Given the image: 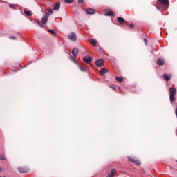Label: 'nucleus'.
I'll list each match as a JSON object with an SVG mask.
<instances>
[{"instance_id":"20e7f679","label":"nucleus","mask_w":177,"mask_h":177,"mask_svg":"<svg viewBox=\"0 0 177 177\" xmlns=\"http://www.w3.org/2000/svg\"><path fill=\"white\" fill-rule=\"evenodd\" d=\"M95 65L97 67H103L104 66V61L102 59H97L95 62Z\"/></svg>"},{"instance_id":"7c9ffc66","label":"nucleus","mask_w":177,"mask_h":177,"mask_svg":"<svg viewBox=\"0 0 177 177\" xmlns=\"http://www.w3.org/2000/svg\"><path fill=\"white\" fill-rule=\"evenodd\" d=\"M112 89H115V87L111 86Z\"/></svg>"},{"instance_id":"f3484780","label":"nucleus","mask_w":177,"mask_h":177,"mask_svg":"<svg viewBox=\"0 0 177 177\" xmlns=\"http://www.w3.org/2000/svg\"><path fill=\"white\" fill-rule=\"evenodd\" d=\"M118 21H119V23H124L125 20L124 19V18L121 17H118L117 18Z\"/></svg>"},{"instance_id":"6ab92c4d","label":"nucleus","mask_w":177,"mask_h":177,"mask_svg":"<svg viewBox=\"0 0 177 177\" xmlns=\"http://www.w3.org/2000/svg\"><path fill=\"white\" fill-rule=\"evenodd\" d=\"M79 68L80 70V71H82L83 73H86V69L82 66H79Z\"/></svg>"},{"instance_id":"473e14b6","label":"nucleus","mask_w":177,"mask_h":177,"mask_svg":"<svg viewBox=\"0 0 177 177\" xmlns=\"http://www.w3.org/2000/svg\"><path fill=\"white\" fill-rule=\"evenodd\" d=\"M10 6L11 8H13V6H12V4H10Z\"/></svg>"},{"instance_id":"a211bd4d","label":"nucleus","mask_w":177,"mask_h":177,"mask_svg":"<svg viewBox=\"0 0 177 177\" xmlns=\"http://www.w3.org/2000/svg\"><path fill=\"white\" fill-rule=\"evenodd\" d=\"M115 80H116V81H118V82H121V81H122V77H118V76H117V77H115Z\"/></svg>"},{"instance_id":"4468645a","label":"nucleus","mask_w":177,"mask_h":177,"mask_svg":"<svg viewBox=\"0 0 177 177\" xmlns=\"http://www.w3.org/2000/svg\"><path fill=\"white\" fill-rule=\"evenodd\" d=\"M90 43L91 44V45H93V46H96V45H97V41L95 39H91L90 40Z\"/></svg>"},{"instance_id":"cd10ccee","label":"nucleus","mask_w":177,"mask_h":177,"mask_svg":"<svg viewBox=\"0 0 177 177\" xmlns=\"http://www.w3.org/2000/svg\"><path fill=\"white\" fill-rule=\"evenodd\" d=\"M79 3H84V0H78Z\"/></svg>"},{"instance_id":"412c9836","label":"nucleus","mask_w":177,"mask_h":177,"mask_svg":"<svg viewBox=\"0 0 177 177\" xmlns=\"http://www.w3.org/2000/svg\"><path fill=\"white\" fill-rule=\"evenodd\" d=\"M24 13L26 15V16H31V11L25 10Z\"/></svg>"},{"instance_id":"2f4dec72","label":"nucleus","mask_w":177,"mask_h":177,"mask_svg":"<svg viewBox=\"0 0 177 177\" xmlns=\"http://www.w3.org/2000/svg\"><path fill=\"white\" fill-rule=\"evenodd\" d=\"M0 172H2V168L0 167Z\"/></svg>"},{"instance_id":"2eb2a0df","label":"nucleus","mask_w":177,"mask_h":177,"mask_svg":"<svg viewBox=\"0 0 177 177\" xmlns=\"http://www.w3.org/2000/svg\"><path fill=\"white\" fill-rule=\"evenodd\" d=\"M104 16H114L113 11H106L104 12Z\"/></svg>"},{"instance_id":"ddd939ff","label":"nucleus","mask_w":177,"mask_h":177,"mask_svg":"<svg viewBox=\"0 0 177 177\" xmlns=\"http://www.w3.org/2000/svg\"><path fill=\"white\" fill-rule=\"evenodd\" d=\"M129 161H131V162H133L134 164H136L137 165H140V161L139 160H134L133 158H128Z\"/></svg>"},{"instance_id":"7ed1b4c3","label":"nucleus","mask_w":177,"mask_h":177,"mask_svg":"<svg viewBox=\"0 0 177 177\" xmlns=\"http://www.w3.org/2000/svg\"><path fill=\"white\" fill-rule=\"evenodd\" d=\"M50 14L48 12H46L44 16L41 18V23L43 24H46L48 23V19L49 18Z\"/></svg>"},{"instance_id":"c756f323","label":"nucleus","mask_w":177,"mask_h":177,"mask_svg":"<svg viewBox=\"0 0 177 177\" xmlns=\"http://www.w3.org/2000/svg\"><path fill=\"white\" fill-rule=\"evenodd\" d=\"M48 11L50 13H53V10H52V9H50V8L48 10Z\"/></svg>"},{"instance_id":"1a4fd4ad","label":"nucleus","mask_w":177,"mask_h":177,"mask_svg":"<svg viewBox=\"0 0 177 177\" xmlns=\"http://www.w3.org/2000/svg\"><path fill=\"white\" fill-rule=\"evenodd\" d=\"M172 76L171 75V74H167V73H165L164 75H163V78H164V80H165V81H169V80H171V77Z\"/></svg>"},{"instance_id":"b1692460","label":"nucleus","mask_w":177,"mask_h":177,"mask_svg":"<svg viewBox=\"0 0 177 177\" xmlns=\"http://www.w3.org/2000/svg\"><path fill=\"white\" fill-rule=\"evenodd\" d=\"M0 160H5V156L0 154Z\"/></svg>"},{"instance_id":"f8f14e48","label":"nucleus","mask_w":177,"mask_h":177,"mask_svg":"<svg viewBox=\"0 0 177 177\" xmlns=\"http://www.w3.org/2000/svg\"><path fill=\"white\" fill-rule=\"evenodd\" d=\"M72 55L74 56V57H77V55H78V48H73L72 50Z\"/></svg>"},{"instance_id":"9d476101","label":"nucleus","mask_w":177,"mask_h":177,"mask_svg":"<svg viewBox=\"0 0 177 177\" xmlns=\"http://www.w3.org/2000/svg\"><path fill=\"white\" fill-rule=\"evenodd\" d=\"M157 63L158 66H164L165 61L162 58H159Z\"/></svg>"},{"instance_id":"f03ea898","label":"nucleus","mask_w":177,"mask_h":177,"mask_svg":"<svg viewBox=\"0 0 177 177\" xmlns=\"http://www.w3.org/2000/svg\"><path fill=\"white\" fill-rule=\"evenodd\" d=\"M169 99L171 103H174V101L175 100V96H176V88L171 87L169 88Z\"/></svg>"},{"instance_id":"a878e982","label":"nucleus","mask_w":177,"mask_h":177,"mask_svg":"<svg viewBox=\"0 0 177 177\" xmlns=\"http://www.w3.org/2000/svg\"><path fill=\"white\" fill-rule=\"evenodd\" d=\"M9 38L10 39H16V37L15 36H10Z\"/></svg>"},{"instance_id":"6e6552de","label":"nucleus","mask_w":177,"mask_h":177,"mask_svg":"<svg viewBox=\"0 0 177 177\" xmlns=\"http://www.w3.org/2000/svg\"><path fill=\"white\" fill-rule=\"evenodd\" d=\"M86 12L87 15H95V13H96V12H95V10H93L92 8H87Z\"/></svg>"},{"instance_id":"5701e85b","label":"nucleus","mask_w":177,"mask_h":177,"mask_svg":"<svg viewBox=\"0 0 177 177\" xmlns=\"http://www.w3.org/2000/svg\"><path fill=\"white\" fill-rule=\"evenodd\" d=\"M66 3H73L74 2V0H64Z\"/></svg>"},{"instance_id":"0eeeda50","label":"nucleus","mask_w":177,"mask_h":177,"mask_svg":"<svg viewBox=\"0 0 177 177\" xmlns=\"http://www.w3.org/2000/svg\"><path fill=\"white\" fill-rule=\"evenodd\" d=\"M17 171L21 174H27V172H28V169L26 167H18Z\"/></svg>"},{"instance_id":"39448f33","label":"nucleus","mask_w":177,"mask_h":177,"mask_svg":"<svg viewBox=\"0 0 177 177\" xmlns=\"http://www.w3.org/2000/svg\"><path fill=\"white\" fill-rule=\"evenodd\" d=\"M68 38L71 40V41H77V36L75 35V34L74 32H71V34H69L68 35Z\"/></svg>"},{"instance_id":"bb28decb","label":"nucleus","mask_w":177,"mask_h":177,"mask_svg":"<svg viewBox=\"0 0 177 177\" xmlns=\"http://www.w3.org/2000/svg\"><path fill=\"white\" fill-rule=\"evenodd\" d=\"M129 28H133V24H131L129 25Z\"/></svg>"},{"instance_id":"dca6fc26","label":"nucleus","mask_w":177,"mask_h":177,"mask_svg":"<svg viewBox=\"0 0 177 177\" xmlns=\"http://www.w3.org/2000/svg\"><path fill=\"white\" fill-rule=\"evenodd\" d=\"M106 73H107V69L103 68L101 69V71H100V75L103 76V75H104V74H105Z\"/></svg>"},{"instance_id":"9b49d317","label":"nucleus","mask_w":177,"mask_h":177,"mask_svg":"<svg viewBox=\"0 0 177 177\" xmlns=\"http://www.w3.org/2000/svg\"><path fill=\"white\" fill-rule=\"evenodd\" d=\"M53 10H59L60 9V2L57 3L53 7Z\"/></svg>"},{"instance_id":"423d86ee","label":"nucleus","mask_w":177,"mask_h":177,"mask_svg":"<svg viewBox=\"0 0 177 177\" xmlns=\"http://www.w3.org/2000/svg\"><path fill=\"white\" fill-rule=\"evenodd\" d=\"M83 62H84L87 64H91V62H92V58L90 56L86 55L83 57Z\"/></svg>"},{"instance_id":"aec40b11","label":"nucleus","mask_w":177,"mask_h":177,"mask_svg":"<svg viewBox=\"0 0 177 177\" xmlns=\"http://www.w3.org/2000/svg\"><path fill=\"white\" fill-rule=\"evenodd\" d=\"M70 60H71L72 62H73V63H75L76 64H78V63H77V61L75 60L74 57L73 56H71L69 57Z\"/></svg>"},{"instance_id":"393cba45","label":"nucleus","mask_w":177,"mask_h":177,"mask_svg":"<svg viewBox=\"0 0 177 177\" xmlns=\"http://www.w3.org/2000/svg\"><path fill=\"white\" fill-rule=\"evenodd\" d=\"M37 24H38L39 26H40V27L44 28V25H42V24H41V21H37Z\"/></svg>"},{"instance_id":"f257e3e1","label":"nucleus","mask_w":177,"mask_h":177,"mask_svg":"<svg viewBox=\"0 0 177 177\" xmlns=\"http://www.w3.org/2000/svg\"><path fill=\"white\" fill-rule=\"evenodd\" d=\"M156 6L159 10H167L169 8V0H158Z\"/></svg>"},{"instance_id":"c85d7f7f","label":"nucleus","mask_w":177,"mask_h":177,"mask_svg":"<svg viewBox=\"0 0 177 177\" xmlns=\"http://www.w3.org/2000/svg\"><path fill=\"white\" fill-rule=\"evenodd\" d=\"M144 42H145V44L147 45V39H144Z\"/></svg>"},{"instance_id":"4be33fe9","label":"nucleus","mask_w":177,"mask_h":177,"mask_svg":"<svg viewBox=\"0 0 177 177\" xmlns=\"http://www.w3.org/2000/svg\"><path fill=\"white\" fill-rule=\"evenodd\" d=\"M48 31L50 32V34H52V35H56V32H55L53 30H48Z\"/></svg>"}]
</instances>
